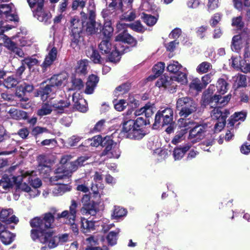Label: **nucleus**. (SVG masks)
Segmentation results:
<instances>
[{"mask_svg": "<svg viewBox=\"0 0 250 250\" xmlns=\"http://www.w3.org/2000/svg\"><path fill=\"white\" fill-rule=\"evenodd\" d=\"M89 158L88 156L84 155L79 157L76 161L70 162L72 158L71 155L63 156L60 161L62 166L56 169L55 175L51 177L50 181L53 182L62 179L69 180V177L79 167L87 164L86 161Z\"/></svg>", "mask_w": 250, "mask_h": 250, "instance_id": "f257e3e1", "label": "nucleus"}, {"mask_svg": "<svg viewBox=\"0 0 250 250\" xmlns=\"http://www.w3.org/2000/svg\"><path fill=\"white\" fill-rule=\"evenodd\" d=\"M88 13L86 14L84 12L81 13L82 16V25H80L78 27L76 24L79 21L77 19H73L71 21L72 30L75 33H78L82 32L83 28V30H85L88 34H93L99 31H101L102 25L95 21V10L93 5H90L88 9Z\"/></svg>", "mask_w": 250, "mask_h": 250, "instance_id": "f03ea898", "label": "nucleus"}, {"mask_svg": "<svg viewBox=\"0 0 250 250\" xmlns=\"http://www.w3.org/2000/svg\"><path fill=\"white\" fill-rule=\"evenodd\" d=\"M34 172L33 171H26L15 179L16 182H21L18 185V188L25 192V196L29 199L35 198L40 193L38 188L42 185V182L39 178L33 176Z\"/></svg>", "mask_w": 250, "mask_h": 250, "instance_id": "7ed1b4c3", "label": "nucleus"}, {"mask_svg": "<svg viewBox=\"0 0 250 250\" xmlns=\"http://www.w3.org/2000/svg\"><path fill=\"white\" fill-rule=\"evenodd\" d=\"M54 221V216L50 212H47L42 217H36L30 221V225L32 228H36L38 229H32L31 237L35 241L43 236L46 232V229L52 228Z\"/></svg>", "mask_w": 250, "mask_h": 250, "instance_id": "20e7f679", "label": "nucleus"}, {"mask_svg": "<svg viewBox=\"0 0 250 250\" xmlns=\"http://www.w3.org/2000/svg\"><path fill=\"white\" fill-rule=\"evenodd\" d=\"M66 81L65 76L60 74L53 76L48 81V83L42 89V98L46 100L55 94L62 85H64Z\"/></svg>", "mask_w": 250, "mask_h": 250, "instance_id": "39448f33", "label": "nucleus"}, {"mask_svg": "<svg viewBox=\"0 0 250 250\" xmlns=\"http://www.w3.org/2000/svg\"><path fill=\"white\" fill-rule=\"evenodd\" d=\"M180 96L177 100L176 108L180 111V116L186 118L196 110V104L191 98Z\"/></svg>", "mask_w": 250, "mask_h": 250, "instance_id": "423d86ee", "label": "nucleus"}, {"mask_svg": "<svg viewBox=\"0 0 250 250\" xmlns=\"http://www.w3.org/2000/svg\"><path fill=\"white\" fill-rule=\"evenodd\" d=\"M173 111L170 107L159 110L155 115L154 126L171 125L173 122Z\"/></svg>", "mask_w": 250, "mask_h": 250, "instance_id": "0eeeda50", "label": "nucleus"}, {"mask_svg": "<svg viewBox=\"0 0 250 250\" xmlns=\"http://www.w3.org/2000/svg\"><path fill=\"white\" fill-rule=\"evenodd\" d=\"M82 202L83 207L80 210L83 215H95L98 211V205L94 201L90 200V196L88 194H84L82 199Z\"/></svg>", "mask_w": 250, "mask_h": 250, "instance_id": "6e6552de", "label": "nucleus"}, {"mask_svg": "<svg viewBox=\"0 0 250 250\" xmlns=\"http://www.w3.org/2000/svg\"><path fill=\"white\" fill-rule=\"evenodd\" d=\"M44 0H39L37 8L33 11V14L34 17L37 18L39 21L47 23L51 15L50 12L44 10Z\"/></svg>", "mask_w": 250, "mask_h": 250, "instance_id": "1a4fd4ad", "label": "nucleus"}, {"mask_svg": "<svg viewBox=\"0 0 250 250\" xmlns=\"http://www.w3.org/2000/svg\"><path fill=\"white\" fill-rule=\"evenodd\" d=\"M102 155H106L109 158H119L121 155L119 145L112 140L109 141L103 151Z\"/></svg>", "mask_w": 250, "mask_h": 250, "instance_id": "9d476101", "label": "nucleus"}, {"mask_svg": "<svg viewBox=\"0 0 250 250\" xmlns=\"http://www.w3.org/2000/svg\"><path fill=\"white\" fill-rule=\"evenodd\" d=\"M40 242L47 244L50 249L55 248L60 244L58 236L53 235V231L50 230H46L44 235L40 237Z\"/></svg>", "mask_w": 250, "mask_h": 250, "instance_id": "9b49d317", "label": "nucleus"}, {"mask_svg": "<svg viewBox=\"0 0 250 250\" xmlns=\"http://www.w3.org/2000/svg\"><path fill=\"white\" fill-rule=\"evenodd\" d=\"M156 86L158 87L167 88L172 93L176 91L177 87V84L172 81V77L165 76L161 77L157 80Z\"/></svg>", "mask_w": 250, "mask_h": 250, "instance_id": "f8f14e48", "label": "nucleus"}, {"mask_svg": "<svg viewBox=\"0 0 250 250\" xmlns=\"http://www.w3.org/2000/svg\"><path fill=\"white\" fill-rule=\"evenodd\" d=\"M231 97L230 94L223 97L219 95H214L210 98L209 104L211 107L216 106L220 107L224 106L229 103Z\"/></svg>", "mask_w": 250, "mask_h": 250, "instance_id": "ddd939ff", "label": "nucleus"}, {"mask_svg": "<svg viewBox=\"0 0 250 250\" xmlns=\"http://www.w3.org/2000/svg\"><path fill=\"white\" fill-rule=\"evenodd\" d=\"M115 41L117 42L116 43H120L121 47L124 48L125 49V47L123 45H121L120 42H122V43H127L132 45H134L136 43V42L133 37L127 33L125 30H124L122 33H120L118 36H117Z\"/></svg>", "mask_w": 250, "mask_h": 250, "instance_id": "4468645a", "label": "nucleus"}, {"mask_svg": "<svg viewBox=\"0 0 250 250\" xmlns=\"http://www.w3.org/2000/svg\"><path fill=\"white\" fill-rule=\"evenodd\" d=\"M189 139L192 141L198 142L203 138V125H196L189 131Z\"/></svg>", "mask_w": 250, "mask_h": 250, "instance_id": "2eb2a0df", "label": "nucleus"}, {"mask_svg": "<svg viewBox=\"0 0 250 250\" xmlns=\"http://www.w3.org/2000/svg\"><path fill=\"white\" fill-rule=\"evenodd\" d=\"M17 177H13L11 179L9 176L4 175L0 180V190L1 189V192H5L9 191L13 186V182H15L18 185L20 182H16L15 179Z\"/></svg>", "mask_w": 250, "mask_h": 250, "instance_id": "dca6fc26", "label": "nucleus"}, {"mask_svg": "<svg viewBox=\"0 0 250 250\" xmlns=\"http://www.w3.org/2000/svg\"><path fill=\"white\" fill-rule=\"evenodd\" d=\"M57 48L56 47H52L49 51L48 54L45 57L43 62L42 64L43 69H45L50 66L55 61L57 58Z\"/></svg>", "mask_w": 250, "mask_h": 250, "instance_id": "f3484780", "label": "nucleus"}, {"mask_svg": "<svg viewBox=\"0 0 250 250\" xmlns=\"http://www.w3.org/2000/svg\"><path fill=\"white\" fill-rule=\"evenodd\" d=\"M5 111L11 118L15 120L25 119L27 118V113L25 111L19 110L15 107L7 108Z\"/></svg>", "mask_w": 250, "mask_h": 250, "instance_id": "a211bd4d", "label": "nucleus"}, {"mask_svg": "<svg viewBox=\"0 0 250 250\" xmlns=\"http://www.w3.org/2000/svg\"><path fill=\"white\" fill-rule=\"evenodd\" d=\"M245 39L241 35L234 36L231 42V48L232 51L238 52L243 47Z\"/></svg>", "mask_w": 250, "mask_h": 250, "instance_id": "6ab92c4d", "label": "nucleus"}, {"mask_svg": "<svg viewBox=\"0 0 250 250\" xmlns=\"http://www.w3.org/2000/svg\"><path fill=\"white\" fill-rule=\"evenodd\" d=\"M115 50L111 51L110 54L108 57L109 60L113 62H117L120 60V56L125 51L124 48H120V43L115 44Z\"/></svg>", "mask_w": 250, "mask_h": 250, "instance_id": "aec40b11", "label": "nucleus"}, {"mask_svg": "<svg viewBox=\"0 0 250 250\" xmlns=\"http://www.w3.org/2000/svg\"><path fill=\"white\" fill-rule=\"evenodd\" d=\"M99 80V78L96 75L93 74L90 75L86 84V88L85 90V93L88 94H92Z\"/></svg>", "mask_w": 250, "mask_h": 250, "instance_id": "412c9836", "label": "nucleus"}, {"mask_svg": "<svg viewBox=\"0 0 250 250\" xmlns=\"http://www.w3.org/2000/svg\"><path fill=\"white\" fill-rule=\"evenodd\" d=\"M55 181L51 182L57 186L54 188L53 190V194L54 196H60L65 193L66 192L69 191L71 190V187L68 184H61V183H55Z\"/></svg>", "mask_w": 250, "mask_h": 250, "instance_id": "4be33fe9", "label": "nucleus"}, {"mask_svg": "<svg viewBox=\"0 0 250 250\" xmlns=\"http://www.w3.org/2000/svg\"><path fill=\"white\" fill-rule=\"evenodd\" d=\"M70 105L69 99L65 98L52 103V106L55 110L59 113H62L66 108Z\"/></svg>", "mask_w": 250, "mask_h": 250, "instance_id": "5701e85b", "label": "nucleus"}, {"mask_svg": "<svg viewBox=\"0 0 250 250\" xmlns=\"http://www.w3.org/2000/svg\"><path fill=\"white\" fill-rule=\"evenodd\" d=\"M153 105L154 104L148 103L146 104L144 107L140 109L136 110L134 112V114L136 116L143 115L144 114L146 117L148 118L153 114Z\"/></svg>", "mask_w": 250, "mask_h": 250, "instance_id": "b1692460", "label": "nucleus"}, {"mask_svg": "<svg viewBox=\"0 0 250 250\" xmlns=\"http://www.w3.org/2000/svg\"><path fill=\"white\" fill-rule=\"evenodd\" d=\"M86 55L95 63H101L102 62V58L98 51L93 47L88 48L86 50Z\"/></svg>", "mask_w": 250, "mask_h": 250, "instance_id": "393cba45", "label": "nucleus"}, {"mask_svg": "<svg viewBox=\"0 0 250 250\" xmlns=\"http://www.w3.org/2000/svg\"><path fill=\"white\" fill-rule=\"evenodd\" d=\"M229 114V111L227 109L221 110L218 107L214 106V109L212 111L211 115L213 119L217 120H221L222 118L226 119L228 115Z\"/></svg>", "mask_w": 250, "mask_h": 250, "instance_id": "a878e982", "label": "nucleus"}, {"mask_svg": "<svg viewBox=\"0 0 250 250\" xmlns=\"http://www.w3.org/2000/svg\"><path fill=\"white\" fill-rule=\"evenodd\" d=\"M95 222L81 218V230L84 233H86L95 229Z\"/></svg>", "mask_w": 250, "mask_h": 250, "instance_id": "bb28decb", "label": "nucleus"}, {"mask_svg": "<svg viewBox=\"0 0 250 250\" xmlns=\"http://www.w3.org/2000/svg\"><path fill=\"white\" fill-rule=\"evenodd\" d=\"M52 102H47L43 103L41 107L38 110L37 115L42 117L50 114L53 110Z\"/></svg>", "mask_w": 250, "mask_h": 250, "instance_id": "cd10ccee", "label": "nucleus"}, {"mask_svg": "<svg viewBox=\"0 0 250 250\" xmlns=\"http://www.w3.org/2000/svg\"><path fill=\"white\" fill-rule=\"evenodd\" d=\"M233 85L236 88L245 87L247 85V79L245 75L238 74L232 78Z\"/></svg>", "mask_w": 250, "mask_h": 250, "instance_id": "c85d7f7f", "label": "nucleus"}, {"mask_svg": "<svg viewBox=\"0 0 250 250\" xmlns=\"http://www.w3.org/2000/svg\"><path fill=\"white\" fill-rule=\"evenodd\" d=\"M229 87V84L225 79L222 78L218 79L216 84V88L217 91L219 93L224 94L228 90Z\"/></svg>", "mask_w": 250, "mask_h": 250, "instance_id": "c756f323", "label": "nucleus"}, {"mask_svg": "<svg viewBox=\"0 0 250 250\" xmlns=\"http://www.w3.org/2000/svg\"><path fill=\"white\" fill-rule=\"evenodd\" d=\"M189 145L185 146L183 147H178L174 149L173 155L175 160L181 159L185 155V153L189 149Z\"/></svg>", "mask_w": 250, "mask_h": 250, "instance_id": "7c9ffc66", "label": "nucleus"}, {"mask_svg": "<svg viewBox=\"0 0 250 250\" xmlns=\"http://www.w3.org/2000/svg\"><path fill=\"white\" fill-rule=\"evenodd\" d=\"M79 94H77L75 93L73 95L72 99L73 102H74V107L77 110L80 111V112H85L87 111V107L85 105H82L81 102L83 101V99H78V96Z\"/></svg>", "mask_w": 250, "mask_h": 250, "instance_id": "2f4dec72", "label": "nucleus"}, {"mask_svg": "<svg viewBox=\"0 0 250 250\" xmlns=\"http://www.w3.org/2000/svg\"><path fill=\"white\" fill-rule=\"evenodd\" d=\"M99 48L102 54H109L112 50L109 39L103 40L99 44Z\"/></svg>", "mask_w": 250, "mask_h": 250, "instance_id": "473e14b6", "label": "nucleus"}, {"mask_svg": "<svg viewBox=\"0 0 250 250\" xmlns=\"http://www.w3.org/2000/svg\"><path fill=\"white\" fill-rule=\"evenodd\" d=\"M135 127V121L133 120H128L123 123L122 131L129 135Z\"/></svg>", "mask_w": 250, "mask_h": 250, "instance_id": "72a5a7b5", "label": "nucleus"}, {"mask_svg": "<svg viewBox=\"0 0 250 250\" xmlns=\"http://www.w3.org/2000/svg\"><path fill=\"white\" fill-rule=\"evenodd\" d=\"M146 133L142 128L136 127L132 132L129 135H126V136L130 139L140 140L143 138Z\"/></svg>", "mask_w": 250, "mask_h": 250, "instance_id": "f704fd0d", "label": "nucleus"}, {"mask_svg": "<svg viewBox=\"0 0 250 250\" xmlns=\"http://www.w3.org/2000/svg\"><path fill=\"white\" fill-rule=\"evenodd\" d=\"M16 235L9 231H6L0 236V239L1 242L5 245H9L13 242Z\"/></svg>", "mask_w": 250, "mask_h": 250, "instance_id": "c9c22d12", "label": "nucleus"}, {"mask_svg": "<svg viewBox=\"0 0 250 250\" xmlns=\"http://www.w3.org/2000/svg\"><path fill=\"white\" fill-rule=\"evenodd\" d=\"M246 117V113L245 112L235 113L231 116L230 120L229 123L230 126L234 125V123L238 121H244Z\"/></svg>", "mask_w": 250, "mask_h": 250, "instance_id": "e433bc0d", "label": "nucleus"}, {"mask_svg": "<svg viewBox=\"0 0 250 250\" xmlns=\"http://www.w3.org/2000/svg\"><path fill=\"white\" fill-rule=\"evenodd\" d=\"M244 61L240 56L236 55L231 57V59L229 60V63L231 64L233 68L241 70Z\"/></svg>", "mask_w": 250, "mask_h": 250, "instance_id": "4c0bfd02", "label": "nucleus"}, {"mask_svg": "<svg viewBox=\"0 0 250 250\" xmlns=\"http://www.w3.org/2000/svg\"><path fill=\"white\" fill-rule=\"evenodd\" d=\"M113 28L111 26V23L110 21L104 23L103 28V34L105 39H109L112 36Z\"/></svg>", "mask_w": 250, "mask_h": 250, "instance_id": "58836bf2", "label": "nucleus"}, {"mask_svg": "<svg viewBox=\"0 0 250 250\" xmlns=\"http://www.w3.org/2000/svg\"><path fill=\"white\" fill-rule=\"evenodd\" d=\"M127 211L124 208L119 206H115L112 217L114 219H118L126 215Z\"/></svg>", "mask_w": 250, "mask_h": 250, "instance_id": "ea45409f", "label": "nucleus"}, {"mask_svg": "<svg viewBox=\"0 0 250 250\" xmlns=\"http://www.w3.org/2000/svg\"><path fill=\"white\" fill-rule=\"evenodd\" d=\"M119 232L120 229H118L115 231H111L109 232L106 237V239L109 245L113 246L116 244L118 234Z\"/></svg>", "mask_w": 250, "mask_h": 250, "instance_id": "a19ab883", "label": "nucleus"}, {"mask_svg": "<svg viewBox=\"0 0 250 250\" xmlns=\"http://www.w3.org/2000/svg\"><path fill=\"white\" fill-rule=\"evenodd\" d=\"M190 89L195 90L197 92H201L203 88V85L198 78H194L189 84Z\"/></svg>", "mask_w": 250, "mask_h": 250, "instance_id": "79ce46f5", "label": "nucleus"}, {"mask_svg": "<svg viewBox=\"0 0 250 250\" xmlns=\"http://www.w3.org/2000/svg\"><path fill=\"white\" fill-rule=\"evenodd\" d=\"M181 67V64L177 61H171L167 66V70L170 73H176Z\"/></svg>", "mask_w": 250, "mask_h": 250, "instance_id": "37998d69", "label": "nucleus"}, {"mask_svg": "<svg viewBox=\"0 0 250 250\" xmlns=\"http://www.w3.org/2000/svg\"><path fill=\"white\" fill-rule=\"evenodd\" d=\"M19 81L13 76L7 78L4 82V86L7 88H11L15 87L19 83Z\"/></svg>", "mask_w": 250, "mask_h": 250, "instance_id": "c03bdc74", "label": "nucleus"}, {"mask_svg": "<svg viewBox=\"0 0 250 250\" xmlns=\"http://www.w3.org/2000/svg\"><path fill=\"white\" fill-rule=\"evenodd\" d=\"M125 26H129L132 29L135 30V31H138V32H140L141 31H142V26L141 25V23L139 22V21H136L134 23H133L132 24H125L124 23H119L118 24H117V27L118 29H120V28L121 27H123V28H125Z\"/></svg>", "mask_w": 250, "mask_h": 250, "instance_id": "a18cd8bd", "label": "nucleus"}, {"mask_svg": "<svg viewBox=\"0 0 250 250\" xmlns=\"http://www.w3.org/2000/svg\"><path fill=\"white\" fill-rule=\"evenodd\" d=\"M234 7L238 10H243L244 7L250 5V0H233Z\"/></svg>", "mask_w": 250, "mask_h": 250, "instance_id": "49530a36", "label": "nucleus"}, {"mask_svg": "<svg viewBox=\"0 0 250 250\" xmlns=\"http://www.w3.org/2000/svg\"><path fill=\"white\" fill-rule=\"evenodd\" d=\"M172 81L175 83L177 82L181 84H185L188 82L187 75L183 72H180L177 75L172 77Z\"/></svg>", "mask_w": 250, "mask_h": 250, "instance_id": "de8ad7c7", "label": "nucleus"}, {"mask_svg": "<svg viewBox=\"0 0 250 250\" xmlns=\"http://www.w3.org/2000/svg\"><path fill=\"white\" fill-rule=\"evenodd\" d=\"M165 67V65L164 62H158L153 66V72L158 77L164 72Z\"/></svg>", "mask_w": 250, "mask_h": 250, "instance_id": "09e8293b", "label": "nucleus"}, {"mask_svg": "<svg viewBox=\"0 0 250 250\" xmlns=\"http://www.w3.org/2000/svg\"><path fill=\"white\" fill-rule=\"evenodd\" d=\"M143 19L144 22L148 26H153L157 21V19L153 16L144 14Z\"/></svg>", "mask_w": 250, "mask_h": 250, "instance_id": "8fccbe9b", "label": "nucleus"}, {"mask_svg": "<svg viewBox=\"0 0 250 250\" xmlns=\"http://www.w3.org/2000/svg\"><path fill=\"white\" fill-rule=\"evenodd\" d=\"M178 124L181 127L185 128V130L191 127L192 125H194V123L190 121L189 119L185 118H181L178 120Z\"/></svg>", "mask_w": 250, "mask_h": 250, "instance_id": "3c124183", "label": "nucleus"}, {"mask_svg": "<svg viewBox=\"0 0 250 250\" xmlns=\"http://www.w3.org/2000/svg\"><path fill=\"white\" fill-rule=\"evenodd\" d=\"M72 87L71 90H80L83 87V81L81 79L73 78L72 80Z\"/></svg>", "mask_w": 250, "mask_h": 250, "instance_id": "603ef678", "label": "nucleus"}, {"mask_svg": "<svg viewBox=\"0 0 250 250\" xmlns=\"http://www.w3.org/2000/svg\"><path fill=\"white\" fill-rule=\"evenodd\" d=\"M77 204L76 202L73 200L71 201V204L69 207V216L70 219H75L76 218V214L77 212Z\"/></svg>", "mask_w": 250, "mask_h": 250, "instance_id": "864d4df0", "label": "nucleus"}, {"mask_svg": "<svg viewBox=\"0 0 250 250\" xmlns=\"http://www.w3.org/2000/svg\"><path fill=\"white\" fill-rule=\"evenodd\" d=\"M38 62V61L36 59L31 57L25 58L21 61V63L24 64V65L25 64L27 65L29 68H31L33 66L37 64Z\"/></svg>", "mask_w": 250, "mask_h": 250, "instance_id": "5fc2aeb1", "label": "nucleus"}, {"mask_svg": "<svg viewBox=\"0 0 250 250\" xmlns=\"http://www.w3.org/2000/svg\"><path fill=\"white\" fill-rule=\"evenodd\" d=\"M78 64L79 66L77 69L78 72L85 74L86 72L88 61L87 60H82L79 62Z\"/></svg>", "mask_w": 250, "mask_h": 250, "instance_id": "6e6d98bb", "label": "nucleus"}, {"mask_svg": "<svg viewBox=\"0 0 250 250\" xmlns=\"http://www.w3.org/2000/svg\"><path fill=\"white\" fill-rule=\"evenodd\" d=\"M82 138V137L80 136L73 135L68 139L67 143L69 146H74L80 141Z\"/></svg>", "mask_w": 250, "mask_h": 250, "instance_id": "4d7b16f0", "label": "nucleus"}, {"mask_svg": "<svg viewBox=\"0 0 250 250\" xmlns=\"http://www.w3.org/2000/svg\"><path fill=\"white\" fill-rule=\"evenodd\" d=\"M12 4H2L0 5V15L4 14L7 15L8 13L11 12L12 9Z\"/></svg>", "mask_w": 250, "mask_h": 250, "instance_id": "13d9d810", "label": "nucleus"}, {"mask_svg": "<svg viewBox=\"0 0 250 250\" xmlns=\"http://www.w3.org/2000/svg\"><path fill=\"white\" fill-rule=\"evenodd\" d=\"M13 211L11 208L1 209L0 211V220H5L11 214H13Z\"/></svg>", "mask_w": 250, "mask_h": 250, "instance_id": "bf43d9fd", "label": "nucleus"}, {"mask_svg": "<svg viewBox=\"0 0 250 250\" xmlns=\"http://www.w3.org/2000/svg\"><path fill=\"white\" fill-rule=\"evenodd\" d=\"M128 104L127 103L125 100H120L117 103L115 104V108L119 111H123Z\"/></svg>", "mask_w": 250, "mask_h": 250, "instance_id": "052dcab7", "label": "nucleus"}, {"mask_svg": "<svg viewBox=\"0 0 250 250\" xmlns=\"http://www.w3.org/2000/svg\"><path fill=\"white\" fill-rule=\"evenodd\" d=\"M68 5V0H62L60 2L58 7V11L60 14H63L65 12L67 9Z\"/></svg>", "mask_w": 250, "mask_h": 250, "instance_id": "680f3d73", "label": "nucleus"}, {"mask_svg": "<svg viewBox=\"0 0 250 250\" xmlns=\"http://www.w3.org/2000/svg\"><path fill=\"white\" fill-rule=\"evenodd\" d=\"M207 6L209 11L214 10L219 6V0H208Z\"/></svg>", "mask_w": 250, "mask_h": 250, "instance_id": "e2e57ef3", "label": "nucleus"}, {"mask_svg": "<svg viewBox=\"0 0 250 250\" xmlns=\"http://www.w3.org/2000/svg\"><path fill=\"white\" fill-rule=\"evenodd\" d=\"M225 124L226 119H224V118H222L221 120H217V122L214 126L215 131L216 132L220 131L225 126Z\"/></svg>", "mask_w": 250, "mask_h": 250, "instance_id": "0e129e2a", "label": "nucleus"}, {"mask_svg": "<svg viewBox=\"0 0 250 250\" xmlns=\"http://www.w3.org/2000/svg\"><path fill=\"white\" fill-rule=\"evenodd\" d=\"M243 22L242 21L241 17H237L232 19V25L237 28H241L243 26Z\"/></svg>", "mask_w": 250, "mask_h": 250, "instance_id": "69168bd1", "label": "nucleus"}, {"mask_svg": "<svg viewBox=\"0 0 250 250\" xmlns=\"http://www.w3.org/2000/svg\"><path fill=\"white\" fill-rule=\"evenodd\" d=\"M85 241L87 244V247H93V246L98 245V239L93 236L87 238Z\"/></svg>", "mask_w": 250, "mask_h": 250, "instance_id": "338daca9", "label": "nucleus"}, {"mask_svg": "<svg viewBox=\"0 0 250 250\" xmlns=\"http://www.w3.org/2000/svg\"><path fill=\"white\" fill-rule=\"evenodd\" d=\"M242 153L247 155L250 153V143H245L243 144L240 148Z\"/></svg>", "mask_w": 250, "mask_h": 250, "instance_id": "774afa93", "label": "nucleus"}]
</instances>
